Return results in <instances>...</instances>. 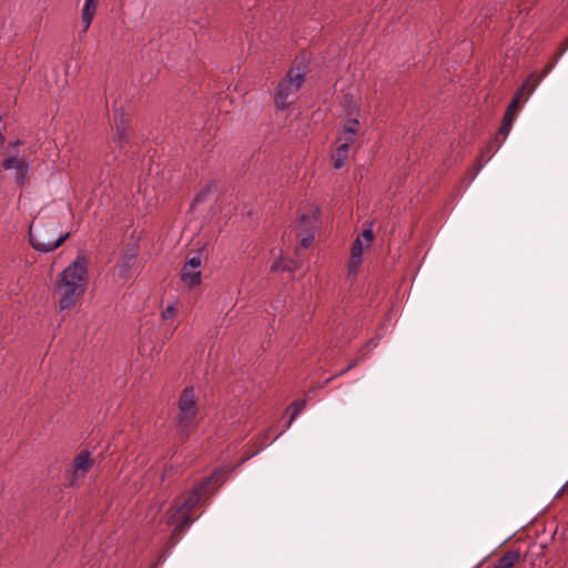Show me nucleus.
<instances>
[{"mask_svg":"<svg viewBox=\"0 0 568 568\" xmlns=\"http://www.w3.org/2000/svg\"><path fill=\"white\" fill-rule=\"evenodd\" d=\"M88 258L79 254L75 260L65 267L55 283V293L59 296L58 307L67 311L77 305L83 297L89 278Z\"/></svg>","mask_w":568,"mask_h":568,"instance_id":"obj_1","label":"nucleus"},{"mask_svg":"<svg viewBox=\"0 0 568 568\" xmlns=\"http://www.w3.org/2000/svg\"><path fill=\"white\" fill-rule=\"evenodd\" d=\"M60 222L57 219L38 217L29 229L30 243L40 253H49L57 250L70 235L69 232H59Z\"/></svg>","mask_w":568,"mask_h":568,"instance_id":"obj_2","label":"nucleus"},{"mask_svg":"<svg viewBox=\"0 0 568 568\" xmlns=\"http://www.w3.org/2000/svg\"><path fill=\"white\" fill-rule=\"evenodd\" d=\"M215 479V475L204 478L185 498V500L178 507L169 520V525H175L172 537L178 536L182 530L190 526L193 521L192 510L200 503L201 497L206 494L211 483Z\"/></svg>","mask_w":568,"mask_h":568,"instance_id":"obj_3","label":"nucleus"},{"mask_svg":"<svg viewBox=\"0 0 568 568\" xmlns=\"http://www.w3.org/2000/svg\"><path fill=\"white\" fill-rule=\"evenodd\" d=\"M305 81V74L298 68L290 69L286 77L277 84L275 90V104L280 110L290 109L294 98Z\"/></svg>","mask_w":568,"mask_h":568,"instance_id":"obj_4","label":"nucleus"},{"mask_svg":"<svg viewBox=\"0 0 568 568\" xmlns=\"http://www.w3.org/2000/svg\"><path fill=\"white\" fill-rule=\"evenodd\" d=\"M197 415V404L193 387H185L179 398V412L176 425L181 437H187L189 428L193 425Z\"/></svg>","mask_w":568,"mask_h":568,"instance_id":"obj_5","label":"nucleus"},{"mask_svg":"<svg viewBox=\"0 0 568 568\" xmlns=\"http://www.w3.org/2000/svg\"><path fill=\"white\" fill-rule=\"evenodd\" d=\"M131 128L128 122L121 115L115 119V133L110 144V152L104 155L106 164L115 163L122 153H125V149L130 143Z\"/></svg>","mask_w":568,"mask_h":568,"instance_id":"obj_6","label":"nucleus"},{"mask_svg":"<svg viewBox=\"0 0 568 568\" xmlns=\"http://www.w3.org/2000/svg\"><path fill=\"white\" fill-rule=\"evenodd\" d=\"M3 170H14V181L18 185H23L29 172V164L24 159H18L17 155L9 156L2 161Z\"/></svg>","mask_w":568,"mask_h":568,"instance_id":"obj_7","label":"nucleus"},{"mask_svg":"<svg viewBox=\"0 0 568 568\" xmlns=\"http://www.w3.org/2000/svg\"><path fill=\"white\" fill-rule=\"evenodd\" d=\"M320 220V209L316 206H310L305 212H303L300 216V227L302 232L307 226L312 225V232H314Z\"/></svg>","mask_w":568,"mask_h":568,"instance_id":"obj_8","label":"nucleus"},{"mask_svg":"<svg viewBox=\"0 0 568 568\" xmlns=\"http://www.w3.org/2000/svg\"><path fill=\"white\" fill-rule=\"evenodd\" d=\"M98 3L99 0H85L81 17L83 24L82 33H85L89 30L97 13Z\"/></svg>","mask_w":568,"mask_h":568,"instance_id":"obj_9","label":"nucleus"},{"mask_svg":"<svg viewBox=\"0 0 568 568\" xmlns=\"http://www.w3.org/2000/svg\"><path fill=\"white\" fill-rule=\"evenodd\" d=\"M136 261V253H125L121 257V262L118 265L119 276L123 280H129L131 276V270Z\"/></svg>","mask_w":568,"mask_h":568,"instance_id":"obj_10","label":"nucleus"},{"mask_svg":"<svg viewBox=\"0 0 568 568\" xmlns=\"http://www.w3.org/2000/svg\"><path fill=\"white\" fill-rule=\"evenodd\" d=\"M181 280L184 284L190 287H194L201 284V272L192 268L182 267Z\"/></svg>","mask_w":568,"mask_h":568,"instance_id":"obj_11","label":"nucleus"},{"mask_svg":"<svg viewBox=\"0 0 568 568\" xmlns=\"http://www.w3.org/2000/svg\"><path fill=\"white\" fill-rule=\"evenodd\" d=\"M348 149H346V144H339L335 152L332 154L333 168L335 170L342 169L348 158Z\"/></svg>","mask_w":568,"mask_h":568,"instance_id":"obj_12","label":"nucleus"},{"mask_svg":"<svg viewBox=\"0 0 568 568\" xmlns=\"http://www.w3.org/2000/svg\"><path fill=\"white\" fill-rule=\"evenodd\" d=\"M520 554L515 550L505 552L497 561L495 568H514L519 561Z\"/></svg>","mask_w":568,"mask_h":568,"instance_id":"obj_13","label":"nucleus"},{"mask_svg":"<svg viewBox=\"0 0 568 568\" xmlns=\"http://www.w3.org/2000/svg\"><path fill=\"white\" fill-rule=\"evenodd\" d=\"M306 402L304 399H296L288 406L290 419L286 424V429L292 425L298 414L305 408Z\"/></svg>","mask_w":568,"mask_h":568,"instance_id":"obj_14","label":"nucleus"},{"mask_svg":"<svg viewBox=\"0 0 568 568\" xmlns=\"http://www.w3.org/2000/svg\"><path fill=\"white\" fill-rule=\"evenodd\" d=\"M300 237V246L302 248H308L314 241V232H312V225L307 226L304 232H301Z\"/></svg>","mask_w":568,"mask_h":568,"instance_id":"obj_15","label":"nucleus"},{"mask_svg":"<svg viewBox=\"0 0 568 568\" xmlns=\"http://www.w3.org/2000/svg\"><path fill=\"white\" fill-rule=\"evenodd\" d=\"M204 252V247H201L196 251L195 255L190 257L187 260V262L184 264L183 267H186V268H192V270H195L197 271V268L201 266L202 264V254Z\"/></svg>","mask_w":568,"mask_h":568,"instance_id":"obj_16","label":"nucleus"},{"mask_svg":"<svg viewBox=\"0 0 568 568\" xmlns=\"http://www.w3.org/2000/svg\"><path fill=\"white\" fill-rule=\"evenodd\" d=\"M540 79H536L535 74H530L525 82L520 85L519 89H523L526 94H531L535 88L538 85Z\"/></svg>","mask_w":568,"mask_h":568,"instance_id":"obj_17","label":"nucleus"},{"mask_svg":"<svg viewBox=\"0 0 568 568\" xmlns=\"http://www.w3.org/2000/svg\"><path fill=\"white\" fill-rule=\"evenodd\" d=\"M271 270L272 271L283 270V271L294 272L296 270V264L294 261H290L285 264H282L281 261H276L272 264Z\"/></svg>","mask_w":568,"mask_h":568,"instance_id":"obj_18","label":"nucleus"},{"mask_svg":"<svg viewBox=\"0 0 568 568\" xmlns=\"http://www.w3.org/2000/svg\"><path fill=\"white\" fill-rule=\"evenodd\" d=\"M358 121L356 119H348L344 125L343 133L355 135L358 131Z\"/></svg>","mask_w":568,"mask_h":568,"instance_id":"obj_19","label":"nucleus"},{"mask_svg":"<svg viewBox=\"0 0 568 568\" xmlns=\"http://www.w3.org/2000/svg\"><path fill=\"white\" fill-rule=\"evenodd\" d=\"M362 264V255L357 253H351L349 257V272L355 273Z\"/></svg>","mask_w":568,"mask_h":568,"instance_id":"obj_20","label":"nucleus"},{"mask_svg":"<svg viewBox=\"0 0 568 568\" xmlns=\"http://www.w3.org/2000/svg\"><path fill=\"white\" fill-rule=\"evenodd\" d=\"M92 464H74L72 469L73 477L83 476Z\"/></svg>","mask_w":568,"mask_h":568,"instance_id":"obj_21","label":"nucleus"},{"mask_svg":"<svg viewBox=\"0 0 568 568\" xmlns=\"http://www.w3.org/2000/svg\"><path fill=\"white\" fill-rule=\"evenodd\" d=\"M517 106H518L517 105V100H511V102L507 106V110H506V112L504 114V118L513 121Z\"/></svg>","mask_w":568,"mask_h":568,"instance_id":"obj_22","label":"nucleus"},{"mask_svg":"<svg viewBox=\"0 0 568 568\" xmlns=\"http://www.w3.org/2000/svg\"><path fill=\"white\" fill-rule=\"evenodd\" d=\"M92 453L89 449L81 450L72 462H92Z\"/></svg>","mask_w":568,"mask_h":568,"instance_id":"obj_23","label":"nucleus"},{"mask_svg":"<svg viewBox=\"0 0 568 568\" xmlns=\"http://www.w3.org/2000/svg\"><path fill=\"white\" fill-rule=\"evenodd\" d=\"M281 434H277V435H274L272 434V429H267L264 435H263V438H262V446H267L270 445L272 442H274Z\"/></svg>","mask_w":568,"mask_h":568,"instance_id":"obj_24","label":"nucleus"},{"mask_svg":"<svg viewBox=\"0 0 568 568\" xmlns=\"http://www.w3.org/2000/svg\"><path fill=\"white\" fill-rule=\"evenodd\" d=\"M511 125H513V121L508 120V119H503V124L499 129V134L504 135V138L507 136V134L509 133L510 129H511Z\"/></svg>","mask_w":568,"mask_h":568,"instance_id":"obj_25","label":"nucleus"},{"mask_svg":"<svg viewBox=\"0 0 568 568\" xmlns=\"http://www.w3.org/2000/svg\"><path fill=\"white\" fill-rule=\"evenodd\" d=\"M176 313V310L174 307V305H169L168 307H165L163 311H162V318L168 321V320H171Z\"/></svg>","mask_w":568,"mask_h":568,"instance_id":"obj_26","label":"nucleus"},{"mask_svg":"<svg viewBox=\"0 0 568 568\" xmlns=\"http://www.w3.org/2000/svg\"><path fill=\"white\" fill-rule=\"evenodd\" d=\"M351 253H357V254H363V242L361 240V237H357L353 245H352V250H351Z\"/></svg>","mask_w":568,"mask_h":568,"instance_id":"obj_27","label":"nucleus"},{"mask_svg":"<svg viewBox=\"0 0 568 568\" xmlns=\"http://www.w3.org/2000/svg\"><path fill=\"white\" fill-rule=\"evenodd\" d=\"M338 141H342L341 144H346V149L348 150L355 143L354 135L351 134H345V136L341 138Z\"/></svg>","mask_w":568,"mask_h":568,"instance_id":"obj_28","label":"nucleus"},{"mask_svg":"<svg viewBox=\"0 0 568 568\" xmlns=\"http://www.w3.org/2000/svg\"><path fill=\"white\" fill-rule=\"evenodd\" d=\"M357 364H358V361H354V362H353V363H351L346 368H344V369H343V371H341L338 374H336V375L334 376V378H335L336 376H342V375H344L345 373H347L348 371H351L352 368H354ZM332 379H333V377H329V378H327V379H326V382H325V383L327 384V383H329Z\"/></svg>","mask_w":568,"mask_h":568,"instance_id":"obj_29","label":"nucleus"},{"mask_svg":"<svg viewBox=\"0 0 568 568\" xmlns=\"http://www.w3.org/2000/svg\"><path fill=\"white\" fill-rule=\"evenodd\" d=\"M359 237H361V240L362 239L365 240L367 245H368L372 242V240H373V232H372V230H369V229L364 230Z\"/></svg>","mask_w":568,"mask_h":568,"instance_id":"obj_30","label":"nucleus"},{"mask_svg":"<svg viewBox=\"0 0 568 568\" xmlns=\"http://www.w3.org/2000/svg\"><path fill=\"white\" fill-rule=\"evenodd\" d=\"M524 94H526V92H524L523 89L517 90L516 94L513 98V100H517V105L519 104V101Z\"/></svg>","mask_w":568,"mask_h":568,"instance_id":"obj_31","label":"nucleus"},{"mask_svg":"<svg viewBox=\"0 0 568 568\" xmlns=\"http://www.w3.org/2000/svg\"><path fill=\"white\" fill-rule=\"evenodd\" d=\"M567 50H568V37H567V40L565 41V43L562 44V48L559 52V57H561Z\"/></svg>","mask_w":568,"mask_h":568,"instance_id":"obj_32","label":"nucleus"},{"mask_svg":"<svg viewBox=\"0 0 568 568\" xmlns=\"http://www.w3.org/2000/svg\"><path fill=\"white\" fill-rule=\"evenodd\" d=\"M22 144V141L21 140H16L13 142L10 143V146L11 148H18L19 145Z\"/></svg>","mask_w":568,"mask_h":568,"instance_id":"obj_33","label":"nucleus"},{"mask_svg":"<svg viewBox=\"0 0 568 568\" xmlns=\"http://www.w3.org/2000/svg\"><path fill=\"white\" fill-rule=\"evenodd\" d=\"M254 455H255V453H253V454H248V455L244 456V457L242 458V460H241V462H247V460H250L251 458H253V457H254Z\"/></svg>","mask_w":568,"mask_h":568,"instance_id":"obj_34","label":"nucleus"},{"mask_svg":"<svg viewBox=\"0 0 568 568\" xmlns=\"http://www.w3.org/2000/svg\"><path fill=\"white\" fill-rule=\"evenodd\" d=\"M552 65H554V64H550V65H548V67H546V68H545V70H544V75H545V74H547V73L551 70Z\"/></svg>","mask_w":568,"mask_h":568,"instance_id":"obj_35","label":"nucleus"},{"mask_svg":"<svg viewBox=\"0 0 568 568\" xmlns=\"http://www.w3.org/2000/svg\"><path fill=\"white\" fill-rule=\"evenodd\" d=\"M565 486H566V485H564L562 487H560V489H559V491L557 493V495H559V494L564 490Z\"/></svg>","mask_w":568,"mask_h":568,"instance_id":"obj_36","label":"nucleus"},{"mask_svg":"<svg viewBox=\"0 0 568 568\" xmlns=\"http://www.w3.org/2000/svg\"><path fill=\"white\" fill-rule=\"evenodd\" d=\"M161 507H162V505H159V506H158V509L155 510V513H154V514H156V513L161 509ZM154 516H155V515H153V517H154Z\"/></svg>","mask_w":568,"mask_h":568,"instance_id":"obj_37","label":"nucleus"}]
</instances>
